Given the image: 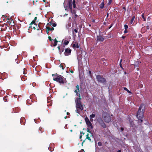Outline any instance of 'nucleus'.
Masks as SVG:
<instances>
[{"instance_id":"e433bc0d","label":"nucleus","mask_w":152,"mask_h":152,"mask_svg":"<svg viewBox=\"0 0 152 152\" xmlns=\"http://www.w3.org/2000/svg\"><path fill=\"white\" fill-rule=\"evenodd\" d=\"M48 38H49V39L50 40V41L51 40V37H48Z\"/></svg>"},{"instance_id":"c756f323","label":"nucleus","mask_w":152,"mask_h":152,"mask_svg":"<svg viewBox=\"0 0 152 152\" xmlns=\"http://www.w3.org/2000/svg\"><path fill=\"white\" fill-rule=\"evenodd\" d=\"M48 29H49V30H50L51 31H53L54 30V28H52L51 29H50V28H48Z\"/></svg>"},{"instance_id":"f03ea898","label":"nucleus","mask_w":152,"mask_h":152,"mask_svg":"<svg viewBox=\"0 0 152 152\" xmlns=\"http://www.w3.org/2000/svg\"><path fill=\"white\" fill-rule=\"evenodd\" d=\"M143 106V105H141L140 106L139 110L138 111L137 114L136 115V116L138 120H140L141 122H142V121L143 118V109H142V111H141L142 108Z\"/></svg>"},{"instance_id":"bb28decb","label":"nucleus","mask_w":152,"mask_h":152,"mask_svg":"<svg viewBox=\"0 0 152 152\" xmlns=\"http://www.w3.org/2000/svg\"><path fill=\"white\" fill-rule=\"evenodd\" d=\"M134 18V17H133L131 20V23H132Z\"/></svg>"},{"instance_id":"423d86ee","label":"nucleus","mask_w":152,"mask_h":152,"mask_svg":"<svg viewBox=\"0 0 152 152\" xmlns=\"http://www.w3.org/2000/svg\"><path fill=\"white\" fill-rule=\"evenodd\" d=\"M71 50L68 48H67L65 50V51L64 52V54L65 56H67L69 55L71 53Z\"/></svg>"},{"instance_id":"dca6fc26","label":"nucleus","mask_w":152,"mask_h":152,"mask_svg":"<svg viewBox=\"0 0 152 152\" xmlns=\"http://www.w3.org/2000/svg\"><path fill=\"white\" fill-rule=\"evenodd\" d=\"M104 3L103 2H102V3L100 5V7L101 8H103L104 7Z\"/></svg>"},{"instance_id":"79ce46f5","label":"nucleus","mask_w":152,"mask_h":152,"mask_svg":"<svg viewBox=\"0 0 152 152\" xmlns=\"http://www.w3.org/2000/svg\"><path fill=\"white\" fill-rule=\"evenodd\" d=\"M82 135H81L80 136V139H81V138H82Z\"/></svg>"},{"instance_id":"8fccbe9b","label":"nucleus","mask_w":152,"mask_h":152,"mask_svg":"<svg viewBox=\"0 0 152 152\" xmlns=\"http://www.w3.org/2000/svg\"><path fill=\"white\" fill-rule=\"evenodd\" d=\"M64 118H65V119L66 118H67L66 117V116Z\"/></svg>"},{"instance_id":"f257e3e1","label":"nucleus","mask_w":152,"mask_h":152,"mask_svg":"<svg viewBox=\"0 0 152 152\" xmlns=\"http://www.w3.org/2000/svg\"><path fill=\"white\" fill-rule=\"evenodd\" d=\"M52 76L53 77V80L61 84L64 83V78L62 76L57 75L56 74L55 75L52 74Z\"/></svg>"},{"instance_id":"c85d7f7f","label":"nucleus","mask_w":152,"mask_h":152,"mask_svg":"<svg viewBox=\"0 0 152 152\" xmlns=\"http://www.w3.org/2000/svg\"><path fill=\"white\" fill-rule=\"evenodd\" d=\"M59 66H60V67L61 68H62L63 69H64L63 66V65H62L61 64Z\"/></svg>"},{"instance_id":"4468645a","label":"nucleus","mask_w":152,"mask_h":152,"mask_svg":"<svg viewBox=\"0 0 152 152\" xmlns=\"http://www.w3.org/2000/svg\"><path fill=\"white\" fill-rule=\"evenodd\" d=\"M54 44L53 45V46H56L57 45V43L58 42V41H57L56 39H55L54 40Z\"/></svg>"},{"instance_id":"de8ad7c7","label":"nucleus","mask_w":152,"mask_h":152,"mask_svg":"<svg viewBox=\"0 0 152 152\" xmlns=\"http://www.w3.org/2000/svg\"><path fill=\"white\" fill-rule=\"evenodd\" d=\"M95 21V20H92V22H94Z\"/></svg>"},{"instance_id":"a211bd4d","label":"nucleus","mask_w":152,"mask_h":152,"mask_svg":"<svg viewBox=\"0 0 152 152\" xmlns=\"http://www.w3.org/2000/svg\"><path fill=\"white\" fill-rule=\"evenodd\" d=\"M51 25L53 27H56V23H52Z\"/></svg>"},{"instance_id":"0eeeda50","label":"nucleus","mask_w":152,"mask_h":152,"mask_svg":"<svg viewBox=\"0 0 152 152\" xmlns=\"http://www.w3.org/2000/svg\"><path fill=\"white\" fill-rule=\"evenodd\" d=\"M79 97L77 98L75 100V102L76 104H81V102H80V100L81 99V98L80 97V94H79Z\"/></svg>"},{"instance_id":"2f4dec72","label":"nucleus","mask_w":152,"mask_h":152,"mask_svg":"<svg viewBox=\"0 0 152 152\" xmlns=\"http://www.w3.org/2000/svg\"><path fill=\"white\" fill-rule=\"evenodd\" d=\"M35 23V20H33L31 23V24H33Z\"/></svg>"},{"instance_id":"e2e57ef3","label":"nucleus","mask_w":152,"mask_h":152,"mask_svg":"<svg viewBox=\"0 0 152 152\" xmlns=\"http://www.w3.org/2000/svg\"><path fill=\"white\" fill-rule=\"evenodd\" d=\"M122 38H124V37H122Z\"/></svg>"},{"instance_id":"20e7f679","label":"nucleus","mask_w":152,"mask_h":152,"mask_svg":"<svg viewBox=\"0 0 152 152\" xmlns=\"http://www.w3.org/2000/svg\"><path fill=\"white\" fill-rule=\"evenodd\" d=\"M96 78L99 82L104 83L105 82V78L101 77L99 75H98L96 76Z\"/></svg>"},{"instance_id":"f704fd0d","label":"nucleus","mask_w":152,"mask_h":152,"mask_svg":"<svg viewBox=\"0 0 152 152\" xmlns=\"http://www.w3.org/2000/svg\"><path fill=\"white\" fill-rule=\"evenodd\" d=\"M127 32V29H125V30L124 31V33H126Z\"/></svg>"},{"instance_id":"6e6552de","label":"nucleus","mask_w":152,"mask_h":152,"mask_svg":"<svg viewBox=\"0 0 152 152\" xmlns=\"http://www.w3.org/2000/svg\"><path fill=\"white\" fill-rule=\"evenodd\" d=\"M72 47L74 48H79L78 43L77 42H75V43H73L72 44Z\"/></svg>"},{"instance_id":"a18cd8bd","label":"nucleus","mask_w":152,"mask_h":152,"mask_svg":"<svg viewBox=\"0 0 152 152\" xmlns=\"http://www.w3.org/2000/svg\"><path fill=\"white\" fill-rule=\"evenodd\" d=\"M90 120H91V121H92L93 120V119H91H91H90Z\"/></svg>"},{"instance_id":"393cba45","label":"nucleus","mask_w":152,"mask_h":152,"mask_svg":"<svg viewBox=\"0 0 152 152\" xmlns=\"http://www.w3.org/2000/svg\"><path fill=\"white\" fill-rule=\"evenodd\" d=\"M111 2H112V0H109V1L108 3V5H110L111 4Z\"/></svg>"},{"instance_id":"aec40b11","label":"nucleus","mask_w":152,"mask_h":152,"mask_svg":"<svg viewBox=\"0 0 152 152\" xmlns=\"http://www.w3.org/2000/svg\"><path fill=\"white\" fill-rule=\"evenodd\" d=\"M85 121L86 123V124L88 122H90L88 118H85Z\"/></svg>"},{"instance_id":"864d4df0","label":"nucleus","mask_w":152,"mask_h":152,"mask_svg":"<svg viewBox=\"0 0 152 152\" xmlns=\"http://www.w3.org/2000/svg\"><path fill=\"white\" fill-rule=\"evenodd\" d=\"M125 7H123V9H125Z\"/></svg>"},{"instance_id":"49530a36","label":"nucleus","mask_w":152,"mask_h":152,"mask_svg":"<svg viewBox=\"0 0 152 152\" xmlns=\"http://www.w3.org/2000/svg\"><path fill=\"white\" fill-rule=\"evenodd\" d=\"M45 0H43V1L44 2H45Z\"/></svg>"},{"instance_id":"ea45409f","label":"nucleus","mask_w":152,"mask_h":152,"mask_svg":"<svg viewBox=\"0 0 152 152\" xmlns=\"http://www.w3.org/2000/svg\"><path fill=\"white\" fill-rule=\"evenodd\" d=\"M37 19V17H35L34 18V20H36Z\"/></svg>"},{"instance_id":"c9c22d12","label":"nucleus","mask_w":152,"mask_h":152,"mask_svg":"<svg viewBox=\"0 0 152 152\" xmlns=\"http://www.w3.org/2000/svg\"><path fill=\"white\" fill-rule=\"evenodd\" d=\"M74 31L75 32V33H77V30L76 29H74Z\"/></svg>"},{"instance_id":"2eb2a0df","label":"nucleus","mask_w":152,"mask_h":152,"mask_svg":"<svg viewBox=\"0 0 152 152\" xmlns=\"http://www.w3.org/2000/svg\"><path fill=\"white\" fill-rule=\"evenodd\" d=\"M72 4H73V7L74 8H75L76 7V5H75V0H74L73 1Z\"/></svg>"},{"instance_id":"39448f33","label":"nucleus","mask_w":152,"mask_h":152,"mask_svg":"<svg viewBox=\"0 0 152 152\" xmlns=\"http://www.w3.org/2000/svg\"><path fill=\"white\" fill-rule=\"evenodd\" d=\"M103 119L107 123L109 122L111 120L110 118L108 115H106V116H104Z\"/></svg>"},{"instance_id":"4be33fe9","label":"nucleus","mask_w":152,"mask_h":152,"mask_svg":"<svg viewBox=\"0 0 152 152\" xmlns=\"http://www.w3.org/2000/svg\"><path fill=\"white\" fill-rule=\"evenodd\" d=\"M124 28L126 29H127V28H128V26L126 24H125L124 26Z\"/></svg>"},{"instance_id":"37998d69","label":"nucleus","mask_w":152,"mask_h":152,"mask_svg":"<svg viewBox=\"0 0 152 152\" xmlns=\"http://www.w3.org/2000/svg\"><path fill=\"white\" fill-rule=\"evenodd\" d=\"M124 130V129L123 128H121V130L122 131H123Z\"/></svg>"},{"instance_id":"ddd939ff","label":"nucleus","mask_w":152,"mask_h":152,"mask_svg":"<svg viewBox=\"0 0 152 152\" xmlns=\"http://www.w3.org/2000/svg\"><path fill=\"white\" fill-rule=\"evenodd\" d=\"M69 9L71 10H72V2L71 1H69Z\"/></svg>"},{"instance_id":"473e14b6","label":"nucleus","mask_w":152,"mask_h":152,"mask_svg":"<svg viewBox=\"0 0 152 152\" xmlns=\"http://www.w3.org/2000/svg\"><path fill=\"white\" fill-rule=\"evenodd\" d=\"M121 61H122V59H121V61H120V65L121 66V67L122 68V66H121Z\"/></svg>"},{"instance_id":"5701e85b","label":"nucleus","mask_w":152,"mask_h":152,"mask_svg":"<svg viewBox=\"0 0 152 152\" xmlns=\"http://www.w3.org/2000/svg\"><path fill=\"white\" fill-rule=\"evenodd\" d=\"M7 96L4 97V100L5 102L7 101Z\"/></svg>"},{"instance_id":"c03bdc74","label":"nucleus","mask_w":152,"mask_h":152,"mask_svg":"<svg viewBox=\"0 0 152 152\" xmlns=\"http://www.w3.org/2000/svg\"><path fill=\"white\" fill-rule=\"evenodd\" d=\"M84 151V150H83V149H82V150H81V151Z\"/></svg>"},{"instance_id":"5fc2aeb1","label":"nucleus","mask_w":152,"mask_h":152,"mask_svg":"<svg viewBox=\"0 0 152 152\" xmlns=\"http://www.w3.org/2000/svg\"><path fill=\"white\" fill-rule=\"evenodd\" d=\"M34 29H36V28H35V27H34Z\"/></svg>"},{"instance_id":"f8f14e48","label":"nucleus","mask_w":152,"mask_h":152,"mask_svg":"<svg viewBox=\"0 0 152 152\" xmlns=\"http://www.w3.org/2000/svg\"><path fill=\"white\" fill-rule=\"evenodd\" d=\"M92 136V134H91L90 136V137H89V134H88L87 135V137H86V138L88 140H90V141H91V139H90V137H91Z\"/></svg>"},{"instance_id":"1a4fd4ad","label":"nucleus","mask_w":152,"mask_h":152,"mask_svg":"<svg viewBox=\"0 0 152 152\" xmlns=\"http://www.w3.org/2000/svg\"><path fill=\"white\" fill-rule=\"evenodd\" d=\"M97 40L100 42H102L104 41V38L101 36H98L97 37Z\"/></svg>"},{"instance_id":"052dcab7","label":"nucleus","mask_w":152,"mask_h":152,"mask_svg":"<svg viewBox=\"0 0 152 152\" xmlns=\"http://www.w3.org/2000/svg\"><path fill=\"white\" fill-rule=\"evenodd\" d=\"M108 16V15H107V17Z\"/></svg>"},{"instance_id":"412c9836","label":"nucleus","mask_w":152,"mask_h":152,"mask_svg":"<svg viewBox=\"0 0 152 152\" xmlns=\"http://www.w3.org/2000/svg\"><path fill=\"white\" fill-rule=\"evenodd\" d=\"M142 18L144 20V21H145L146 19H145V18L144 17V14L143 13L142 14Z\"/></svg>"},{"instance_id":"b1692460","label":"nucleus","mask_w":152,"mask_h":152,"mask_svg":"<svg viewBox=\"0 0 152 152\" xmlns=\"http://www.w3.org/2000/svg\"><path fill=\"white\" fill-rule=\"evenodd\" d=\"M124 90L128 92L129 93L130 91L127 89L126 88H124Z\"/></svg>"},{"instance_id":"6ab92c4d","label":"nucleus","mask_w":152,"mask_h":152,"mask_svg":"<svg viewBox=\"0 0 152 152\" xmlns=\"http://www.w3.org/2000/svg\"><path fill=\"white\" fill-rule=\"evenodd\" d=\"M95 116V115L94 114H92L90 115V118H94Z\"/></svg>"},{"instance_id":"bf43d9fd","label":"nucleus","mask_w":152,"mask_h":152,"mask_svg":"<svg viewBox=\"0 0 152 152\" xmlns=\"http://www.w3.org/2000/svg\"><path fill=\"white\" fill-rule=\"evenodd\" d=\"M53 151V150H50V151Z\"/></svg>"},{"instance_id":"69168bd1","label":"nucleus","mask_w":152,"mask_h":152,"mask_svg":"<svg viewBox=\"0 0 152 152\" xmlns=\"http://www.w3.org/2000/svg\"><path fill=\"white\" fill-rule=\"evenodd\" d=\"M125 74H126V72H125Z\"/></svg>"},{"instance_id":"9d476101","label":"nucleus","mask_w":152,"mask_h":152,"mask_svg":"<svg viewBox=\"0 0 152 152\" xmlns=\"http://www.w3.org/2000/svg\"><path fill=\"white\" fill-rule=\"evenodd\" d=\"M76 88L77 89L75 90V92L76 93L77 96H79V94H78V91H79V86L78 85H77L76 86Z\"/></svg>"},{"instance_id":"72a5a7b5","label":"nucleus","mask_w":152,"mask_h":152,"mask_svg":"<svg viewBox=\"0 0 152 152\" xmlns=\"http://www.w3.org/2000/svg\"><path fill=\"white\" fill-rule=\"evenodd\" d=\"M113 26V24H111V26L109 27V29L110 28H111Z\"/></svg>"},{"instance_id":"58836bf2","label":"nucleus","mask_w":152,"mask_h":152,"mask_svg":"<svg viewBox=\"0 0 152 152\" xmlns=\"http://www.w3.org/2000/svg\"><path fill=\"white\" fill-rule=\"evenodd\" d=\"M87 131L90 133V132L89 131V129H87Z\"/></svg>"},{"instance_id":"680f3d73","label":"nucleus","mask_w":152,"mask_h":152,"mask_svg":"<svg viewBox=\"0 0 152 152\" xmlns=\"http://www.w3.org/2000/svg\"><path fill=\"white\" fill-rule=\"evenodd\" d=\"M24 119V118H22V119Z\"/></svg>"},{"instance_id":"a19ab883","label":"nucleus","mask_w":152,"mask_h":152,"mask_svg":"<svg viewBox=\"0 0 152 152\" xmlns=\"http://www.w3.org/2000/svg\"><path fill=\"white\" fill-rule=\"evenodd\" d=\"M23 74H26V73H25V69H24Z\"/></svg>"},{"instance_id":"a878e982","label":"nucleus","mask_w":152,"mask_h":152,"mask_svg":"<svg viewBox=\"0 0 152 152\" xmlns=\"http://www.w3.org/2000/svg\"><path fill=\"white\" fill-rule=\"evenodd\" d=\"M98 144L99 146H100L102 145V143L100 142H99L98 143Z\"/></svg>"},{"instance_id":"4d7b16f0","label":"nucleus","mask_w":152,"mask_h":152,"mask_svg":"<svg viewBox=\"0 0 152 152\" xmlns=\"http://www.w3.org/2000/svg\"><path fill=\"white\" fill-rule=\"evenodd\" d=\"M70 131H71V132H72V130H70Z\"/></svg>"},{"instance_id":"603ef678","label":"nucleus","mask_w":152,"mask_h":152,"mask_svg":"<svg viewBox=\"0 0 152 152\" xmlns=\"http://www.w3.org/2000/svg\"><path fill=\"white\" fill-rule=\"evenodd\" d=\"M118 152H121V150H119L118 151Z\"/></svg>"},{"instance_id":"6e6d98bb","label":"nucleus","mask_w":152,"mask_h":152,"mask_svg":"<svg viewBox=\"0 0 152 152\" xmlns=\"http://www.w3.org/2000/svg\"><path fill=\"white\" fill-rule=\"evenodd\" d=\"M68 15V14H65V15Z\"/></svg>"},{"instance_id":"4c0bfd02","label":"nucleus","mask_w":152,"mask_h":152,"mask_svg":"<svg viewBox=\"0 0 152 152\" xmlns=\"http://www.w3.org/2000/svg\"><path fill=\"white\" fill-rule=\"evenodd\" d=\"M80 134H81V135H82V134H83V135L84 134V133H83V132H80Z\"/></svg>"},{"instance_id":"13d9d810","label":"nucleus","mask_w":152,"mask_h":152,"mask_svg":"<svg viewBox=\"0 0 152 152\" xmlns=\"http://www.w3.org/2000/svg\"><path fill=\"white\" fill-rule=\"evenodd\" d=\"M50 147H49V148H48V149H49V150H50Z\"/></svg>"},{"instance_id":"338daca9","label":"nucleus","mask_w":152,"mask_h":152,"mask_svg":"<svg viewBox=\"0 0 152 152\" xmlns=\"http://www.w3.org/2000/svg\"><path fill=\"white\" fill-rule=\"evenodd\" d=\"M104 1V0H103V1Z\"/></svg>"},{"instance_id":"9b49d317","label":"nucleus","mask_w":152,"mask_h":152,"mask_svg":"<svg viewBox=\"0 0 152 152\" xmlns=\"http://www.w3.org/2000/svg\"><path fill=\"white\" fill-rule=\"evenodd\" d=\"M86 124L88 127L92 129L93 128L92 125L90 122H88Z\"/></svg>"},{"instance_id":"3c124183","label":"nucleus","mask_w":152,"mask_h":152,"mask_svg":"<svg viewBox=\"0 0 152 152\" xmlns=\"http://www.w3.org/2000/svg\"><path fill=\"white\" fill-rule=\"evenodd\" d=\"M69 114V113H68V112H67V115H68V114Z\"/></svg>"},{"instance_id":"f3484780","label":"nucleus","mask_w":152,"mask_h":152,"mask_svg":"<svg viewBox=\"0 0 152 152\" xmlns=\"http://www.w3.org/2000/svg\"><path fill=\"white\" fill-rule=\"evenodd\" d=\"M69 43V42L65 40L64 42V44L66 45H68V44Z\"/></svg>"},{"instance_id":"0e129e2a","label":"nucleus","mask_w":152,"mask_h":152,"mask_svg":"<svg viewBox=\"0 0 152 152\" xmlns=\"http://www.w3.org/2000/svg\"><path fill=\"white\" fill-rule=\"evenodd\" d=\"M137 70H138V68H137Z\"/></svg>"},{"instance_id":"09e8293b","label":"nucleus","mask_w":152,"mask_h":152,"mask_svg":"<svg viewBox=\"0 0 152 152\" xmlns=\"http://www.w3.org/2000/svg\"><path fill=\"white\" fill-rule=\"evenodd\" d=\"M71 73H73V71H71Z\"/></svg>"},{"instance_id":"cd10ccee","label":"nucleus","mask_w":152,"mask_h":152,"mask_svg":"<svg viewBox=\"0 0 152 152\" xmlns=\"http://www.w3.org/2000/svg\"><path fill=\"white\" fill-rule=\"evenodd\" d=\"M58 50H60V46H58ZM63 51H61L59 50V52H60V53H62Z\"/></svg>"},{"instance_id":"7c9ffc66","label":"nucleus","mask_w":152,"mask_h":152,"mask_svg":"<svg viewBox=\"0 0 152 152\" xmlns=\"http://www.w3.org/2000/svg\"><path fill=\"white\" fill-rule=\"evenodd\" d=\"M102 126L104 128H105L106 127L104 123L103 125H102Z\"/></svg>"},{"instance_id":"7ed1b4c3","label":"nucleus","mask_w":152,"mask_h":152,"mask_svg":"<svg viewBox=\"0 0 152 152\" xmlns=\"http://www.w3.org/2000/svg\"><path fill=\"white\" fill-rule=\"evenodd\" d=\"M76 112L80 114V112L82 111L83 110V106L81 104H76Z\"/></svg>"}]
</instances>
